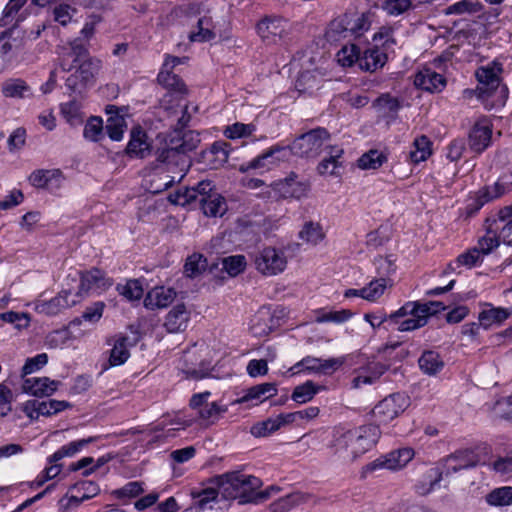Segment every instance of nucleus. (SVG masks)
Instances as JSON below:
<instances>
[{
	"instance_id": "f257e3e1",
	"label": "nucleus",
	"mask_w": 512,
	"mask_h": 512,
	"mask_svg": "<svg viewBox=\"0 0 512 512\" xmlns=\"http://www.w3.org/2000/svg\"><path fill=\"white\" fill-rule=\"evenodd\" d=\"M59 65L64 72L74 71L65 81L70 95L82 96L94 85L101 69V60L90 56L88 43L81 38L74 39L59 53Z\"/></svg>"
},
{
	"instance_id": "f03ea898",
	"label": "nucleus",
	"mask_w": 512,
	"mask_h": 512,
	"mask_svg": "<svg viewBox=\"0 0 512 512\" xmlns=\"http://www.w3.org/2000/svg\"><path fill=\"white\" fill-rule=\"evenodd\" d=\"M199 143V133L189 130L181 137H169L164 146L156 150V168L175 174L165 183V189L184 178L192 165L189 153L195 150Z\"/></svg>"
},
{
	"instance_id": "7ed1b4c3",
	"label": "nucleus",
	"mask_w": 512,
	"mask_h": 512,
	"mask_svg": "<svg viewBox=\"0 0 512 512\" xmlns=\"http://www.w3.org/2000/svg\"><path fill=\"white\" fill-rule=\"evenodd\" d=\"M380 429L373 424L363 425L355 429L336 428L333 432L332 447L336 453L345 458L355 460L369 451L377 442Z\"/></svg>"
},
{
	"instance_id": "20e7f679",
	"label": "nucleus",
	"mask_w": 512,
	"mask_h": 512,
	"mask_svg": "<svg viewBox=\"0 0 512 512\" xmlns=\"http://www.w3.org/2000/svg\"><path fill=\"white\" fill-rule=\"evenodd\" d=\"M479 457L474 450L465 448L459 449L442 459V468H431L424 475V482L416 484V492L420 495L430 493L441 481L443 476H450L463 469L475 467Z\"/></svg>"
},
{
	"instance_id": "39448f33",
	"label": "nucleus",
	"mask_w": 512,
	"mask_h": 512,
	"mask_svg": "<svg viewBox=\"0 0 512 512\" xmlns=\"http://www.w3.org/2000/svg\"><path fill=\"white\" fill-rule=\"evenodd\" d=\"M246 474L239 471L228 472L218 476L217 484L219 491L213 488H205L199 492L192 493L193 506L190 509L204 511L212 509V502H215L219 493L223 498L229 500L238 499L241 491L242 481H245Z\"/></svg>"
},
{
	"instance_id": "423d86ee",
	"label": "nucleus",
	"mask_w": 512,
	"mask_h": 512,
	"mask_svg": "<svg viewBox=\"0 0 512 512\" xmlns=\"http://www.w3.org/2000/svg\"><path fill=\"white\" fill-rule=\"evenodd\" d=\"M370 25L368 13H344L329 23L325 38L329 43L358 38L369 30Z\"/></svg>"
},
{
	"instance_id": "0eeeda50",
	"label": "nucleus",
	"mask_w": 512,
	"mask_h": 512,
	"mask_svg": "<svg viewBox=\"0 0 512 512\" xmlns=\"http://www.w3.org/2000/svg\"><path fill=\"white\" fill-rule=\"evenodd\" d=\"M502 71L501 65L493 67H481L476 71L478 86L476 88L477 97L493 107L495 105H504L508 90L500 85L499 73Z\"/></svg>"
},
{
	"instance_id": "6e6552de",
	"label": "nucleus",
	"mask_w": 512,
	"mask_h": 512,
	"mask_svg": "<svg viewBox=\"0 0 512 512\" xmlns=\"http://www.w3.org/2000/svg\"><path fill=\"white\" fill-rule=\"evenodd\" d=\"M331 138L324 127H317L296 137L288 148V156L293 154L301 158H316Z\"/></svg>"
},
{
	"instance_id": "1a4fd4ad",
	"label": "nucleus",
	"mask_w": 512,
	"mask_h": 512,
	"mask_svg": "<svg viewBox=\"0 0 512 512\" xmlns=\"http://www.w3.org/2000/svg\"><path fill=\"white\" fill-rule=\"evenodd\" d=\"M32 358H27L20 373H13L9 376L10 389L0 384V415L5 416L11 411V400L13 394H31L32 392Z\"/></svg>"
},
{
	"instance_id": "9d476101",
	"label": "nucleus",
	"mask_w": 512,
	"mask_h": 512,
	"mask_svg": "<svg viewBox=\"0 0 512 512\" xmlns=\"http://www.w3.org/2000/svg\"><path fill=\"white\" fill-rule=\"evenodd\" d=\"M254 265L264 276H274L284 271L287 259L283 251L274 247H265L254 257Z\"/></svg>"
},
{
	"instance_id": "9b49d317",
	"label": "nucleus",
	"mask_w": 512,
	"mask_h": 512,
	"mask_svg": "<svg viewBox=\"0 0 512 512\" xmlns=\"http://www.w3.org/2000/svg\"><path fill=\"white\" fill-rule=\"evenodd\" d=\"M410 401L402 393H394L385 397L373 409V415L381 423H388L403 413Z\"/></svg>"
},
{
	"instance_id": "f8f14e48",
	"label": "nucleus",
	"mask_w": 512,
	"mask_h": 512,
	"mask_svg": "<svg viewBox=\"0 0 512 512\" xmlns=\"http://www.w3.org/2000/svg\"><path fill=\"white\" fill-rule=\"evenodd\" d=\"M80 285L78 291L73 295L75 299L81 298L89 293H101L112 286L113 280L107 278L105 273L98 269L92 268L88 271L79 272Z\"/></svg>"
},
{
	"instance_id": "ddd939ff",
	"label": "nucleus",
	"mask_w": 512,
	"mask_h": 512,
	"mask_svg": "<svg viewBox=\"0 0 512 512\" xmlns=\"http://www.w3.org/2000/svg\"><path fill=\"white\" fill-rule=\"evenodd\" d=\"M215 185L210 180L200 181L196 186L186 187L182 190H178L173 194L169 195V201L171 203L186 206L195 202L200 203L202 198L206 195L215 192Z\"/></svg>"
},
{
	"instance_id": "4468645a",
	"label": "nucleus",
	"mask_w": 512,
	"mask_h": 512,
	"mask_svg": "<svg viewBox=\"0 0 512 512\" xmlns=\"http://www.w3.org/2000/svg\"><path fill=\"white\" fill-rule=\"evenodd\" d=\"M288 157V148L284 146L275 145L269 148L264 153L260 154L253 160L243 163L239 167L242 173L255 169H270V166L277 162L283 161Z\"/></svg>"
},
{
	"instance_id": "2eb2a0df",
	"label": "nucleus",
	"mask_w": 512,
	"mask_h": 512,
	"mask_svg": "<svg viewBox=\"0 0 512 512\" xmlns=\"http://www.w3.org/2000/svg\"><path fill=\"white\" fill-rule=\"evenodd\" d=\"M512 184L504 183L498 180L493 185L484 186L477 193L471 204L467 206L468 214L477 213L486 203L498 199L509 192Z\"/></svg>"
},
{
	"instance_id": "dca6fc26",
	"label": "nucleus",
	"mask_w": 512,
	"mask_h": 512,
	"mask_svg": "<svg viewBox=\"0 0 512 512\" xmlns=\"http://www.w3.org/2000/svg\"><path fill=\"white\" fill-rule=\"evenodd\" d=\"M404 305L389 315V325L396 326L398 331H413L427 324L426 315L414 309L410 313L402 312Z\"/></svg>"
},
{
	"instance_id": "f3484780",
	"label": "nucleus",
	"mask_w": 512,
	"mask_h": 512,
	"mask_svg": "<svg viewBox=\"0 0 512 512\" xmlns=\"http://www.w3.org/2000/svg\"><path fill=\"white\" fill-rule=\"evenodd\" d=\"M298 176L291 173L285 179L278 180L272 184L273 190L279 197L300 199L307 195L309 185L306 182L298 181Z\"/></svg>"
},
{
	"instance_id": "a211bd4d",
	"label": "nucleus",
	"mask_w": 512,
	"mask_h": 512,
	"mask_svg": "<svg viewBox=\"0 0 512 512\" xmlns=\"http://www.w3.org/2000/svg\"><path fill=\"white\" fill-rule=\"evenodd\" d=\"M414 457V450L411 448H402L388 453L383 458L377 459L367 465V470L374 471L378 468H387L397 470L404 467Z\"/></svg>"
},
{
	"instance_id": "6ab92c4d",
	"label": "nucleus",
	"mask_w": 512,
	"mask_h": 512,
	"mask_svg": "<svg viewBox=\"0 0 512 512\" xmlns=\"http://www.w3.org/2000/svg\"><path fill=\"white\" fill-rule=\"evenodd\" d=\"M231 145L223 140L212 143L200 154L201 161L210 169H219L228 161Z\"/></svg>"
},
{
	"instance_id": "aec40b11",
	"label": "nucleus",
	"mask_w": 512,
	"mask_h": 512,
	"mask_svg": "<svg viewBox=\"0 0 512 512\" xmlns=\"http://www.w3.org/2000/svg\"><path fill=\"white\" fill-rule=\"evenodd\" d=\"M287 32V22L280 17H265L257 24V33L263 41L275 43Z\"/></svg>"
},
{
	"instance_id": "412c9836",
	"label": "nucleus",
	"mask_w": 512,
	"mask_h": 512,
	"mask_svg": "<svg viewBox=\"0 0 512 512\" xmlns=\"http://www.w3.org/2000/svg\"><path fill=\"white\" fill-rule=\"evenodd\" d=\"M71 295L70 290H62L56 297L49 301H37L34 305V309L38 313L48 316L57 315L61 310L74 306L79 302V299H75L74 296L72 299H69Z\"/></svg>"
},
{
	"instance_id": "4be33fe9",
	"label": "nucleus",
	"mask_w": 512,
	"mask_h": 512,
	"mask_svg": "<svg viewBox=\"0 0 512 512\" xmlns=\"http://www.w3.org/2000/svg\"><path fill=\"white\" fill-rule=\"evenodd\" d=\"M261 486L262 481L258 477L246 475L245 481H242L238 503L259 504L266 501L269 498V491H258Z\"/></svg>"
},
{
	"instance_id": "5701e85b",
	"label": "nucleus",
	"mask_w": 512,
	"mask_h": 512,
	"mask_svg": "<svg viewBox=\"0 0 512 512\" xmlns=\"http://www.w3.org/2000/svg\"><path fill=\"white\" fill-rule=\"evenodd\" d=\"M276 394L277 387L275 383H261L248 388L244 392V395L236 399L234 403H252V405H257L275 396Z\"/></svg>"
},
{
	"instance_id": "b1692460",
	"label": "nucleus",
	"mask_w": 512,
	"mask_h": 512,
	"mask_svg": "<svg viewBox=\"0 0 512 512\" xmlns=\"http://www.w3.org/2000/svg\"><path fill=\"white\" fill-rule=\"evenodd\" d=\"M414 84L416 87L431 92H440L446 86V79L443 75L430 68H424L415 75Z\"/></svg>"
},
{
	"instance_id": "393cba45",
	"label": "nucleus",
	"mask_w": 512,
	"mask_h": 512,
	"mask_svg": "<svg viewBox=\"0 0 512 512\" xmlns=\"http://www.w3.org/2000/svg\"><path fill=\"white\" fill-rule=\"evenodd\" d=\"M176 297V291L173 288L155 287L150 290L144 298V306L147 309H160L169 306Z\"/></svg>"
},
{
	"instance_id": "a878e982",
	"label": "nucleus",
	"mask_w": 512,
	"mask_h": 512,
	"mask_svg": "<svg viewBox=\"0 0 512 512\" xmlns=\"http://www.w3.org/2000/svg\"><path fill=\"white\" fill-rule=\"evenodd\" d=\"M484 307L485 308L478 316L480 325L484 329H488L494 324L500 325L512 315V310L502 307H494L490 303H485Z\"/></svg>"
},
{
	"instance_id": "bb28decb",
	"label": "nucleus",
	"mask_w": 512,
	"mask_h": 512,
	"mask_svg": "<svg viewBox=\"0 0 512 512\" xmlns=\"http://www.w3.org/2000/svg\"><path fill=\"white\" fill-rule=\"evenodd\" d=\"M302 364H304V371L307 373L326 375L332 373L341 366L342 361L335 358L321 359L313 356H306L302 359Z\"/></svg>"
},
{
	"instance_id": "cd10ccee",
	"label": "nucleus",
	"mask_w": 512,
	"mask_h": 512,
	"mask_svg": "<svg viewBox=\"0 0 512 512\" xmlns=\"http://www.w3.org/2000/svg\"><path fill=\"white\" fill-rule=\"evenodd\" d=\"M64 177L62 172L58 169L53 170H38L34 174V186L37 188L46 189L50 192H55L62 186Z\"/></svg>"
},
{
	"instance_id": "c85d7f7f",
	"label": "nucleus",
	"mask_w": 512,
	"mask_h": 512,
	"mask_svg": "<svg viewBox=\"0 0 512 512\" xmlns=\"http://www.w3.org/2000/svg\"><path fill=\"white\" fill-rule=\"evenodd\" d=\"M386 61V53L379 49L377 46H374L361 52L359 67L361 70L374 72L378 68L383 67Z\"/></svg>"
},
{
	"instance_id": "c756f323",
	"label": "nucleus",
	"mask_w": 512,
	"mask_h": 512,
	"mask_svg": "<svg viewBox=\"0 0 512 512\" xmlns=\"http://www.w3.org/2000/svg\"><path fill=\"white\" fill-rule=\"evenodd\" d=\"M486 224V233L484 236L479 238L478 243L475 246L484 256L488 255L495 248H497L501 240V237H499L498 228L495 225L492 217H488L486 219Z\"/></svg>"
},
{
	"instance_id": "7c9ffc66",
	"label": "nucleus",
	"mask_w": 512,
	"mask_h": 512,
	"mask_svg": "<svg viewBox=\"0 0 512 512\" xmlns=\"http://www.w3.org/2000/svg\"><path fill=\"white\" fill-rule=\"evenodd\" d=\"M492 218L498 228L501 240L505 244L512 246V206L500 209Z\"/></svg>"
},
{
	"instance_id": "2f4dec72",
	"label": "nucleus",
	"mask_w": 512,
	"mask_h": 512,
	"mask_svg": "<svg viewBox=\"0 0 512 512\" xmlns=\"http://www.w3.org/2000/svg\"><path fill=\"white\" fill-rule=\"evenodd\" d=\"M189 312L184 304H178L169 311L164 326L170 333H177L187 327Z\"/></svg>"
},
{
	"instance_id": "473e14b6",
	"label": "nucleus",
	"mask_w": 512,
	"mask_h": 512,
	"mask_svg": "<svg viewBox=\"0 0 512 512\" xmlns=\"http://www.w3.org/2000/svg\"><path fill=\"white\" fill-rule=\"evenodd\" d=\"M134 345L135 341H131V339L128 336H119L115 340L113 348L110 351L109 365L119 366L124 364L130 356L129 347H132Z\"/></svg>"
},
{
	"instance_id": "72a5a7b5",
	"label": "nucleus",
	"mask_w": 512,
	"mask_h": 512,
	"mask_svg": "<svg viewBox=\"0 0 512 512\" xmlns=\"http://www.w3.org/2000/svg\"><path fill=\"white\" fill-rule=\"evenodd\" d=\"M97 437H88L72 441L60 447L55 453L49 457V463L59 462L64 457H73L79 453L83 448L95 442Z\"/></svg>"
},
{
	"instance_id": "f704fd0d",
	"label": "nucleus",
	"mask_w": 512,
	"mask_h": 512,
	"mask_svg": "<svg viewBox=\"0 0 512 512\" xmlns=\"http://www.w3.org/2000/svg\"><path fill=\"white\" fill-rule=\"evenodd\" d=\"M492 131L488 126L476 124L469 133L470 148L481 153L484 151L491 141Z\"/></svg>"
},
{
	"instance_id": "c9c22d12",
	"label": "nucleus",
	"mask_w": 512,
	"mask_h": 512,
	"mask_svg": "<svg viewBox=\"0 0 512 512\" xmlns=\"http://www.w3.org/2000/svg\"><path fill=\"white\" fill-rule=\"evenodd\" d=\"M146 133L140 129H133L130 141L126 147V153L130 157L144 158L149 150V144L146 141Z\"/></svg>"
},
{
	"instance_id": "e433bc0d",
	"label": "nucleus",
	"mask_w": 512,
	"mask_h": 512,
	"mask_svg": "<svg viewBox=\"0 0 512 512\" xmlns=\"http://www.w3.org/2000/svg\"><path fill=\"white\" fill-rule=\"evenodd\" d=\"M203 213L209 217L222 216L226 211V202L216 191L206 195L199 203Z\"/></svg>"
},
{
	"instance_id": "4c0bfd02",
	"label": "nucleus",
	"mask_w": 512,
	"mask_h": 512,
	"mask_svg": "<svg viewBox=\"0 0 512 512\" xmlns=\"http://www.w3.org/2000/svg\"><path fill=\"white\" fill-rule=\"evenodd\" d=\"M329 149V156L324 158L317 166L320 175H337L336 169L342 166L339 159L342 157L344 150L337 146H326Z\"/></svg>"
},
{
	"instance_id": "58836bf2",
	"label": "nucleus",
	"mask_w": 512,
	"mask_h": 512,
	"mask_svg": "<svg viewBox=\"0 0 512 512\" xmlns=\"http://www.w3.org/2000/svg\"><path fill=\"white\" fill-rule=\"evenodd\" d=\"M388 369V366L380 362H372L367 369L360 372L353 379V387L359 388L363 384H372L379 379Z\"/></svg>"
},
{
	"instance_id": "ea45409f",
	"label": "nucleus",
	"mask_w": 512,
	"mask_h": 512,
	"mask_svg": "<svg viewBox=\"0 0 512 512\" xmlns=\"http://www.w3.org/2000/svg\"><path fill=\"white\" fill-rule=\"evenodd\" d=\"M421 371L429 376L436 375L444 367V361L440 354L433 350H427L422 353L418 360Z\"/></svg>"
},
{
	"instance_id": "a19ab883",
	"label": "nucleus",
	"mask_w": 512,
	"mask_h": 512,
	"mask_svg": "<svg viewBox=\"0 0 512 512\" xmlns=\"http://www.w3.org/2000/svg\"><path fill=\"white\" fill-rule=\"evenodd\" d=\"M197 29L189 34L191 42H208L216 37L212 18L207 13L198 19Z\"/></svg>"
},
{
	"instance_id": "79ce46f5",
	"label": "nucleus",
	"mask_w": 512,
	"mask_h": 512,
	"mask_svg": "<svg viewBox=\"0 0 512 512\" xmlns=\"http://www.w3.org/2000/svg\"><path fill=\"white\" fill-rule=\"evenodd\" d=\"M432 142L430 139L421 135L413 142L414 149L409 152V158L414 164L426 161L432 154Z\"/></svg>"
},
{
	"instance_id": "37998d69",
	"label": "nucleus",
	"mask_w": 512,
	"mask_h": 512,
	"mask_svg": "<svg viewBox=\"0 0 512 512\" xmlns=\"http://www.w3.org/2000/svg\"><path fill=\"white\" fill-rule=\"evenodd\" d=\"M157 81L170 92L178 93L180 95L187 93L185 83L177 74H174L173 72H166V70H161L157 76Z\"/></svg>"
},
{
	"instance_id": "c03bdc74",
	"label": "nucleus",
	"mask_w": 512,
	"mask_h": 512,
	"mask_svg": "<svg viewBox=\"0 0 512 512\" xmlns=\"http://www.w3.org/2000/svg\"><path fill=\"white\" fill-rule=\"evenodd\" d=\"M70 407L71 404L67 401L54 399L39 401L34 399V412L37 413V416H52Z\"/></svg>"
},
{
	"instance_id": "a18cd8bd",
	"label": "nucleus",
	"mask_w": 512,
	"mask_h": 512,
	"mask_svg": "<svg viewBox=\"0 0 512 512\" xmlns=\"http://www.w3.org/2000/svg\"><path fill=\"white\" fill-rule=\"evenodd\" d=\"M311 497L312 496L308 493H303L299 491L293 492L287 495L286 497L279 499L276 503H274V511L288 512L293 507L308 502V500Z\"/></svg>"
},
{
	"instance_id": "49530a36",
	"label": "nucleus",
	"mask_w": 512,
	"mask_h": 512,
	"mask_svg": "<svg viewBox=\"0 0 512 512\" xmlns=\"http://www.w3.org/2000/svg\"><path fill=\"white\" fill-rule=\"evenodd\" d=\"M311 497L312 496L308 493H303L299 491L293 492L287 495L286 497L279 499L276 503H274V511L288 512L293 507L308 502V500Z\"/></svg>"
},
{
	"instance_id": "de8ad7c7",
	"label": "nucleus",
	"mask_w": 512,
	"mask_h": 512,
	"mask_svg": "<svg viewBox=\"0 0 512 512\" xmlns=\"http://www.w3.org/2000/svg\"><path fill=\"white\" fill-rule=\"evenodd\" d=\"M117 292L128 301H139L144 293L139 279H129L125 284H117Z\"/></svg>"
},
{
	"instance_id": "09e8293b",
	"label": "nucleus",
	"mask_w": 512,
	"mask_h": 512,
	"mask_svg": "<svg viewBox=\"0 0 512 512\" xmlns=\"http://www.w3.org/2000/svg\"><path fill=\"white\" fill-rule=\"evenodd\" d=\"M324 236L321 225L313 221L305 222L298 234L301 240L312 245H317Z\"/></svg>"
},
{
	"instance_id": "8fccbe9b",
	"label": "nucleus",
	"mask_w": 512,
	"mask_h": 512,
	"mask_svg": "<svg viewBox=\"0 0 512 512\" xmlns=\"http://www.w3.org/2000/svg\"><path fill=\"white\" fill-rule=\"evenodd\" d=\"M321 386L316 385L313 381L308 380L305 383L294 388L291 398L299 404L306 403L313 399L319 392Z\"/></svg>"
},
{
	"instance_id": "3c124183",
	"label": "nucleus",
	"mask_w": 512,
	"mask_h": 512,
	"mask_svg": "<svg viewBox=\"0 0 512 512\" xmlns=\"http://www.w3.org/2000/svg\"><path fill=\"white\" fill-rule=\"evenodd\" d=\"M482 10L481 3L472 0H461L444 9L445 15H465L475 14Z\"/></svg>"
},
{
	"instance_id": "603ef678",
	"label": "nucleus",
	"mask_w": 512,
	"mask_h": 512,
	"mask_svg": "<svg viewBox=\"0 0 512 512\" xmlns=\"http://www.w3.org/2000/svg\"><path fill=\"white\" fill-rule=\"evenodd\" d=\"M420 311V313H423V315H426V319L430 316H433L440 312L441 310H445V306L440 301H430L427 303H420L418 301L415 302H407L404 304V310L402 312L410 313L414 309Z\"/></svg>"
},
{
	"instance_id": "864d4df0",
	"label": "nucleus",
	"mask_w": 512,
	"mask_h": 512,
	"mask_svg": "<svg viewBox=\"0 0 512 512\" xmlns=\"http://www.w3.org/2000/svg\"><path fill=\"white\" fill-rule=\"evenodd\" d=\"M207 259L199 253H194L186 259L184 274L189 278H196L207 268Z\"/></svg>"
},
{
	"instance_id": "5fc2aeb1",
	"label": "nucleus",
	"mask_w": 512,
	"mask_h": 512,
	"mask_svg": "<svg viewBox=\"0 0 512 512\" xmlns=\"http://www.w3.org/2000/svg\"><path fill=\"white\" fill-rule=\"evenodd\" d=\"M387 161V156L378 150H369L358 159L361 169H378Z\"/></svg>"
},
{
	"instance_id": "6e6d98bb",
	"label": "nucleus",
	"mask_w": 512,
	"mask_h": 512,
	"mask_svg": "<svg viewBox=\"0 0 512 512\" xmlns=\"http://www.w3.org/2000/svg\"><path fill=\"white\" fill-rule=\"evenodd\" d=\"M360 57L361 51L355 44L345 45L337 53V60L344 67H351L355 63L359 65Z\"/></svg>"
},
{
	"instance_id": "4d7b16f0",
	"label": "nucleus",
	"mask_w": 512,
	"mask_h": 512,
	"mask_svg": "<svg viewBox=\"0 0 512 512\" xmlns=\"http://www.w3.org/2000/svg\"><path fill=\"white\" fill-rule=\"evenodd\" d=\"M486 501L492 506H507L512 504V487L504 486L492 490L487 494Z\"/></svg>"
},
{
	"instance_id": "13d9d810",
	"label": "nucleus",
	"mask_w": 512,
	"mask_h": 512,
	"mask_svg": "<svg viewBox=\"0 0 512 512\" xmlns=\"http://www.w3.org/2000/svg\"><path fill=\"white\" fill-rule=\"evenodd\" d=\"M225 412H227L226 406H220L216 402H212L204 405L196 415L200 420L212 424Z\"/></svg>"
},
{
	"instance_id": "bf43d9fd",
	"label": "nucleus",
	"mask_w": 512,
	"mask_h": 512,
	"mask_svg": "<svg viewBox=\"0 0 512 512\" xmlns=\"http://www.w3.org/2000/svg\"><path fill=\"white\" fill-rule=\"evenodd\" d=\"M125 119L118 114L110 116L107 119L106 133L113 141H120L124 134Z\"/></svg>"
},
{
	"instance_id": "052dcab7",
	"label": "nucleus",
	"mask_w": 512,
	"mask_h": 512,
	"mask_svg": "<svg viewBox=\"0 0 512 512\" xmlns=\"http://www.w3.org/2000/svg\"><path fill=\"white\" fill-rule=\"evenodd\" d=\"M83 135L85 139L97 142L103 137V121L100 117H91L85 124Z\"/></svg>"
},
{
	"instance_id": "680f3d73",
	"label": "nucleus",
	"mask_w": 512,
	"mask_h": 512,
	"mask_svg": "<svg viewBox=\"0 0 512 512\" xmlns=\"http://www.w3.org/2000/svg\"><path fill=\"white\" fill-rule=\"evenodd\" d=\"M223 269L232 277L242 273L246 267V258L243 255H233L222 260Z\"/></svg>"
},
{
	"instance_id": "e2e57ef3",
	"label": "nucleus",
	"mask_w": 512,
	"mask_h": 512,
	"mask_svg": "<svg viewBox=\"0 0 512 512\" xmlns=\"http://www.w3.org/2000/svg\"><path fill=\"white\" fill-rule=\"evenodd\" d=\"M389 282L390 280L384 277L372 280L366 287H364L366 290V296H364V299L368 301H375L380 298Z\"/></svg>"
},
{
	"instance_id": "0e129e2a",
	"label": "nucleus",
	"mask_w": 512,
	"mask_h": 512,
	"mask_svg": "<svg viewBox=\"0 0 512 512\" xmlns=\"http://www.w3.org/2000/svg\"><path fill=\"white\" fill-rule=\"evenodd\" d=\"M279 423L280 422H277L276 418H268L264 421L255 423L251 427L250 433L257 438L269 436L280 429Z\"/></svg>"
},
{
	"instance_id": "69168bd1",
	"label": "nucleus",
	"mask_w": 512,
	"mask_h": 512,
	"mask_svg": "<svg viewBox=\"0 0 512 512\" xmlns=\"http://www.w3.org/2000/svg\"><path fill=\"white\" fill-rule=\"evenodd\" d=\"M255 130L254 124L236 122L224 129V135L229 139L244 138L252 135Z\"/></svg>"
},
{
	"instance_id": "338daca9",
	"label": "nucleus",
	"mask_w": 512,
	"mask_h": 512,
	"mask_svg": "<svg viewBox=\"0 0 512 512\" xmlns=\"http://www.w3.org/2000/svg\"><path fill=\"white\" fill-rule=\"evenodd\" d=\"M59 382L50 380L47 377L34 378V397L52 395L58 388Z\"/></svg>"
},
{
	"instance_id": "774afa93",
	"label": "nucleus",
	"mask_w": 512,
	"mask_h": 512,
	"mask_svg": "<svg viewBox=\"0 0 512 512\" xmlns=\"http://www.w3.org/2000/svg\"><path fill=\"white\" fill-rule=\"evenodd\" d=\"M80 108V103L76 99H73L61 105V113L67 122L71 125H77L82 122Z\"/></svg>"
}]
</instances>
